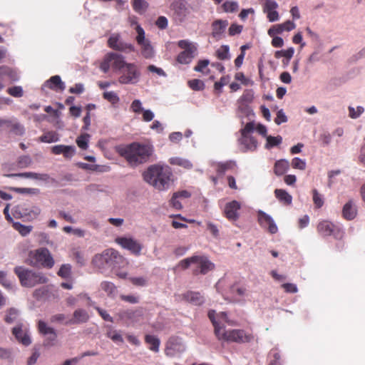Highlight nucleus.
<instances>
[{
	"mask_svg": "<svg viewBox=\"0 0 365 365\" xmlns=\"http://www.w3.org/2000/svg\"><path fill=\"white\" fill-rule=\"evenodd\" d=\"M208 317L215 327V333L219 339L244 343L250 341L252 338L251 335L246 334L241 329L225 330L224 327L220 325L222 322H225L231 326L235 324L234 321L227 318L225 312L217 314L215 310H210L208 312Z\"/></svg>",
	"mask_w": 365,
	"mask_h": 365,
	"instance_id": "obj_1",
	"label": "nucleus"
},
{
	"mask_svg": "<svg viewBox=\"0 0 365 365\" xmlns=\"http://www.w3.org/2000/svg\"><path fill=\"white\" fill-rule=\"evenodd\" d=\"M143 180L159 191L170 188L173 182V175L168 165L155 164L149 166L143 173Z\"/></svg>",
	"mask_w": 365,
	"mask_h": 365,
	"instance_id": "obj_2",
	"label": "nucleus"
},
{
	"mask_svg": "<svg viewBox=\"0 0 365 365\" xmlns=\"http://www.w3.org/2000/svg\"><path fill=\"white\" fill-rule=\"evenodd\" d=\"M117 152L130 166L136 167L148 160L153 153V146L150 143H133L117 147Z\"/></svg>",
	"mask_w": 365,
	"mask_h": 365,
	"instance_id": "obj_3",
	"label": "nucleus"
},
{
	"mask_svg": "<svg viewBox=\"0 0 365 365\" xmlns=\"http://www.w3.org/2000/svg\"><path fill=\"white\" fill-rule=\"evenodd\" d=\"M93 264L101 271L108 269H115L126 264L125 259L113 249H108L101 254L96 255L92 260Z\"/></svg>",
	"mask_w": 365,
	"mask_h": 365,
	"instance_id": "obj_4",
	"label": "nucleus"
},
{
	"mask_svg": "<svg viewBox=\"0 0 365 365\" xmlns=\"http://www.w3.org/2000/svg\"><path fill=\"white\" fill-rule=\"evenodd\" d=\"M15 274L18 276L22 286L32 287L39 284L47 282V277L41 272H35L24 267H16Z\"/></svg>",
	"mask_w": 365,
	"mask_h": 365,
	"instance_id": "obj_5",
	"label": "nucleus"
},
{
	"mask_svg": "<svg viewBox=\"0 0 365 365\" xmlns=\"http://www.w3.org/2000/svg\"><path fill=\"white\" fill-rule=\"evenodd\" d=\"M254 130V121L247 123L245 127L240 130V137L238 138L237 142L239 148L242 152H254L257 149L258 142L252 135Z\"/></svg>",
	"mask_w": 365,
	"mask_h": 365,
	"instance_id": "obj_6",
	"label": "nucleus"
},
{
	"mask_svg": "<svg viewBox=\"0 0 365 365\" xmlns=\"http://www.w3.org/2000/svg\"><path fill=\"white\" fill-rule=\"evenodd\" d=\"M125 57L115 52H109L106 53L100 64V69L107 73L111 68L113 72L119 73L120 71L126 65Z\"/></svg>",
	"mask_w": 365,
	"mask_h": 365,
	"instance_id": "obj_7",
	"label": "nucleus"
},
{
	"mask_svg": "<svg viewBox=\"0 0 365 365\" xmlns=\"http://www.w3.org/2000/svg\"><path fill=\"white\" fill-rule=\"evenodd\" d=\"M30 264L35 267L51 268L54 265V260L47 248L41 247L29 253Z\"/></svg>",
	"mask_w": 365,
	"mask_h": 365,
	"instance_id": "obj_8",
	"label": "nucleus"
},
{
	"mask_svg": "<svg viewBox=\"0 0 365 365\" xmlns=\"http://www.w3.org/2000/svg\"><path fill=\"white\" fill-rule=\"evenodd\" d=\"M120 320L123 321L127 326L135 327L136 324L143 323L145 319V309L138 307L135 309L120 310L118 313Z\"/></svg>",
	"mask_w": 365,
	"mask_h": 365,
	"instance_id": "obj_9",
	"label": "nucleus"
},
{
	"mask_svg": "<svg viewBox=\"0 0 365 365\" xmlns=\"http://www.w3.org/2000/svg\"><path fill=\"white\" fill-rule=\"evenodd\" d=\"M118 82L121 84H136L140 78V71L138 66L133 63L126 65L119 73Z\"/></svg>",
	"mask_w": 365,
	"mask_h": 365,
	"instance_id": "obj_10",
	"label": "nucleus"
},
{
	"mask_svg": "<svg viewBox=\"0 0 365 365\" xmlns=\"http://www.w3.org/2000/svg\"><path fill=\"white\" fill-rule=\"evenodd\" d=\"M178 46L183 51L177 56V61L181 64H189L195 57L197 52L196 43L188 40H180L178 43Z\"/></svg>",
	"mask_w": 365,
	"mask_h": 365,
	"instance_id": "obj_11",
	"label": "nucleus"
},
{
	"mask_svg": "<svg viewBox=\"0 0 365 365\" xmlns=\"http://www.w3.org/2000/svg\"><path fill=\"white\" fill-rule=\"evenodd\" d=\"M108 46L111 49L122 53H129L135 51L134 45L125 41L119 33H113L110 35Z\"/></svg>",
	"mask_w": 365,
	"mask_h": 365,
	"instance_id": "obj_12",
	"label": "nucleus"
},
{
	"mask_svg": "<svg viewBox=\"0 0 365 365\" xmlns=\"http://www.w3.org/2000/svg\"><path fill=\"white\" fill-rule=\"evenodd\" d=\"M318 232L324 236L333 235L336 238H340L342 236V231L340 228L336 227L330 221L324 220L319 223L317 226Z\"/></svg>",
	"mask_w": 365,
	"mask_h": 365,
	"instance_id": "obj_13",
	"label": "nucleus"
},
{
	"mask_svg": "<svg viewBox=\"0 0 365 365\" xmlns=\"http://www.w3.org/2000/svg\"><path fill=\"white\" fill-rule=\"evenodd\" d=\"M185 350V346L180 339L171 337L167 342L165 353L166 356L173 357Z\"/></svg>",
	"mask_w": 365,
	"mask_h": 365,
	"instance_id": "obj_14",
	"label": "nucleus"
},
{
	"mask_svg": "<svg viewBox=\"0 0 365 365\" xmlns=\"http://www.w3.org/2000/svg\"><path fill=\"white\" fill-rule=\"evenodd\" d=\"M115 241L123 248L129 250L136 255H140L142 250V246L138 241L133 240V238L118 237L116 238Z\"/></svg>",
	"mask_w": 365,
	"mask_h": 365,
	"instance_id": "obj_15",
	"label": "nucleus"
},
{
	"mask_svg": "<svg viewBox=\"0 0 365 365\" xmlns=\"http://www.w3.org/2000/svg\"><path fill=\"white\" fill-rule=\"evenodd\" d=\"M258 222L263 227H267L269 232L275 234L278 231L277 226L273 218L262 210L257 212Z\"/></svg>",
	"mask_w": 365,
	"mask_h": 365,
	"instance_id": "obj_16",
	"label": "nucleus"
},
{
	"mask_svg": "<svg viewBox=\"0 0 365 365\" xmlns=\"http://www.w3.org/2000/svg\"><path fill=\"white\" fill-rule=\"evenodd\" d=\"M358 214V208L356 201L350 199L346 202L341 210L342 217L346 220H353Z\"/></svg>",
	"mask_w": 365,
	"mask_h": 365,
	"instance_id": "obj_17",
	"label": "nucleus"
},
{
	"mask_svg": "<svg viewBox=\"0 0 365 365\" xmlns=\"http://www.w3.org/2000/svg\"><path fill=\"white\" fill-rule=\"evenodd\" d=\"M241 207L240 203L237 200H232L227 202L224 208L225 217L232 221H235L239 218V210Z\"/></svg>",
	"mask_w": 365,
	"mask_h": 365,
	"instance_id": "obj_18",
	"label": "nucleus"
},
{
	"mask_svg": "<svg viewBox=\"0 0 365 365\" xmlns=\"http://www.w3.org/2000/svg\"><path fill=\"white\" fill-rule=\"evenodd\" d=\"M12 334L16 339L24 346H29L31 343L28 330L24 329L22 324H19L12 329Z\"/></svg>",
	"mask_w": 365,
	"mask_h": 365,
	"instance_id": "obj_19",
	"label": "nucleus"
},
{
	"mask_svg": "<svg viewBox=\"0 0 365 365\" xmlns=\"http://www.w3.org/2000/svg\"><path fill=\"white\" fill-rule=\"evenodd\" d=\"M38 330L41 334L48 336L46 344H50V341L53 342L56 340L57 336L56 330L49 327L45 322L42 320L38 322Z\"/></svg>",
	"mask_w": 365,
	"mask_h": 365,
	"instance_id": "obj_20",
	"label": "nucleus"
},
{
	"mask_svg": "<svg viewBox=\"0 0 365 365\" xmlns=\"http://www.w3.org/2000/svg\"><path fill=\"white\" fill-rule=\"evenodd\" d=\"M5 176L8 178H30L38 181L48 182L50 177L46 173H37L34 172H25L20 173H11L7 174Z\"/></svg>",
	"mask_w": 365,
	"mask_h": 365,
	"instance_id": "obj_21",
	"label": "nucleus"
},
{
	"mask_svg": "<svg viewBox=\"0 0 365 365\" xmlns=\"http://www.w3.org/2000/svg\"><path fill=\"white\" fill-rule=\"evenodd\" d=\"M278 4L272 0H266L264 11L267 14V19L270 22L277 21L279 20V16L278 12L276 11Z\"/></svg>",
	"mask_w": 365,
	"mask_h": 365,
	"instance_id": "obj_22",
	"label": "nucleus"
},
{
	"mask_svg": "<svg viewBox=\"0 0 365 365\" xmlns=\"http://www.w3.org/2000/svg\"><path fill=\"white\" fill-rule=\"evenodd\" d=\"M4 127L9 128L11 133L16 135H23L24 134L25 128L24 125L16 118H4Z\"/></svg>",
	"mask_w": 365,
	"mask_h": 365,
	"instance_id": "obj_23",
	"label": "nucleus"
},
{
	"mask_svg": "<svg viewBox=\"0 0 365 365\" xmlns=\"http://www.w3.org/2000/svg\"><path fill=\"white\" fill-rule=\"evenodd\" d=\"M295 27L296 24L293 21L288 20L283 24H277L271 27L268 30V34L270 36H274L275 34H281L284 31H290L294 29Z\"/></svg>",
	"mask_w": 365,
	"mask_h": 365,
	"instance_id": "obj_24",
	"label": "nucleus"
},
{
	"mask_svg": "<svg viewBox=\"0 0 365 365\" xmlns=\"http://www.w3.org/2000/svg\"><path fill=\"white\" fill-rule=\"evenodd\" d=\"M230 294L233 297L235 302H240L245 301V298L248 296L247 289L242 286L234 284L230 287Z\"/></svg>",
	"mask_w": 365,
	"mask_h": 365,
	"instance_id": "obj_25",
	"label": "nucleus"
},
{
	"mask_svg": "<svg viewBox=\"0 0 365 365\" xmlns=\"http://www.w3.org/2000/svg\"><path fill=\"white\" fill-rule=\"evenodd\" d=\"M227 26L228 21L227 20L218 19L215 21L212 24V36L217 39L221 38Z\"/></svg>",
	"mask_w": 365,
	"mask_h": 365,
	"instance_id": "obj_26",
	"label": "nucleus"
},
{
	"mask_svg": "<svg viewBox=\"0 0 365 365\" xmlns=\"http://www.w3.org/2000/svg\"><path fill=\"white\" fill-rule=\"evenodd\" d=\"M89 319V316L88 312L83 309H76L73 312V317L72 319H69L66 324H81L86 322Z\"/></svg>",
	"mask_w": 365,
	"mask_h": 365,
	"instance_id": "obj_27",
	"label": "nucleus"
},
{
	"mask_svg": "<svg viewBox=\"0 0 365 365\" xmlns=\"http://www.w3.org/2000/svg\"><path fill=\"white\" fill-rule=\"evenodd\" d=\"M182 299L185 301L194 304L200 305L205 299L204 297L200 294V292L189 291L183 294L182 296Z\"/></svg>",
	"mask_w": 365,
	"mask_h": 365,
	"instance_id": "obj_28",
	"label": "nucleus"
},
{
	"mask_svg": "<svg viewBox=\"0 0 365 365\" xmlns=\"http://www.w3.org/2000/svg\"><path fill=\"white\" fill-rule=\"evenodd\" d=\"M195 264L199 267L200 269V272L202 274H205L209 271L213 269L215 267L214 264L204 256H198V259L195 262Z\"/></svg>",
	"mask_w": 365,
	"mask_h": 365,
	"instance_id": "obj_29",
	"label": "nucleus"
},
{
	"mask_svg": "<svg viewBox=\"0 0 365 365\" xmlns=\"http://www.w3.org/2000/svg\"><path fill=\"white\" fill-rule=\"evenodd\" d=\"M45 85L53 90L59 89L60 91H63L66 88L64 82H63L61 77L57 75L51 77L49 80L45 83Z\"/></svg>",
	"mask_w": 365,
	"mask_h": 365,
	"instance_id": "obj_30",
	"label": "nucleus"
},
{
	"mask_svg": "<svg viewBox=\"0 0 365 365\" xmlns=\"http://www.w3.org/2000/svg\"><path fill=\"white\" fill-rule=\"evenodd\" d=\"M145 341L148 345V348L150 351L155 353L159 351L160 340L158 336L151 334H145Z\"/></svg>",
	"mask_w": 365,
	"mask_h": 365,
	"instance_id": "obj_31",
	"label": "nucleus"
},
{
	"mask_svg": "<svg viewBox=\"0 0 365 365\" xmlns=\"http://www.w3.org/2000/svg\"><path fill=\"white\" fill-rule=\"evenodd\" d=\"M0 72L3 73L5 81H16L19 76L16 71L8 66H0Z\"/></svg>",
	"mask_w": 365,
	"mask_h": 365,
	"instance_id": "obj_32",
	"label": "nucleus"
},
{
	"mask_svg": "<svg viewBox=\"0 0 365 365\" xmlns=\"http://www.w3.org/2000/svg\"><path fill=\"white\" fill-rule=\"evenodd\" d=\"M289 168V161L286 159H281L276 161L274 167V173L277 175H282L287 171Z\"/></svg>",
	"mask_w": 365,
	"mask_h": 365,
	"instance_id": "obj_33",
	"label": "nucleus"
},
{
	"mask_svg": "<svg viewBox=\"0 0 365 365\" xmlns=\"http://www.w3.org/2000/svg\"><path fill=\"white\" fill-rule=\"evenodd\" d=\"M276 197L284 205H290L292 201V197L284 190L276 189L274 190Z\"/></svg>",
	"mask_w": 365,
	"mask_h": 365,
	"instance_id": "obj_34",
	"label": "nucleus"
},
{
	"mask_svg": "<svg viewBox=\"0 0 365 365\" xmlns=\"http://www.w3.org/2000/svg\"><path fill=\"white\" fill-rule=\"evenodd\" d=\"M138 45L140 46L141 53L143 57L145 58H151L154 56V50L149 40L140 43Z\"/></svg>",
	"mask_w": 365,
	"mask_h": 365,
	"instance_id": "obj_35",
	"label": "nucleus"
},
{
	"mask_svg": "<svg viewBox=\"0 0 365 365\" xmlns=\"http://www.w3.org/2000/svg\"><path fill=\"white\" fill-rule=\"evenodd\" d=\"M169 163L171 165L180 166L187 170L192 168V164L190 160L180 157H173L170 158Z\"/></svg>",
	"mask_w": 365,
	"mask_h": 365,
	"instance_id": "obj_36",
	"label": "nucleus"
},
{
	"mask_svg": "<svg viewBox=\"0 0 365 365\" xmlns=\"http://www.w3.org/2000/svg\"><path fill=\"white\" fill-rule=\"evenodd\" d=\"M32 163V158L29 155H24L18 157L16 165L19 169H25L29 168Z\"/></svg>",
	"mask_w": 365,
	"mask_h": 365,
	"instance_id": "obj_37",
	"label": "nucleus"
},
{
	"mask_svg": "<svg viewBox=\"0 0 365 365\" xmlns=\"http://www.w3.org/2000/svg\"><path fill=\"white\" fill-rule=\"evenodd\" d=\"M266 141L264 148L267 150H270L271 148L280 145L282 142V138L280 135H268L266 138Z\"/></svg>",
	"mask_w": 365,
	"mask_h": 365,
	"instance_id": "obj_38",
	"label": "nucleus"
},
{
	"mask_svg": "<svg viewBox=\"0 0 365 365\" xmlns=\"http://www.w3.org/2000/svg\"><path fill=\"white\" fill-rule=\"evenodd\" d=\"M133 7L138 14H143L148 8V3L146 0H133Z\"/></svg>",
	"mask_w": 365,
	"mask_h": 365,
	"instance_id": "obj_39",
	"label": "nucleus"
},
{
	"mask_svg": "<svg viewBox=\"0 0 365 365\" xmlns=\"http://www.w3.org/2000/svg\"><path fill=\"white\" fill-rule=\"evenodd\" d=\"M41 141L43 143H51L59 140L58 134L54 131H50L44 133L40 138Z\"/></svg>",
	"mask_w": 365,
	"mask_h": 365,
	"instance_id": "obj_40",
	"label": "nucleus"
},
{
	"mask_svg": "<svg viewBox=\"0 0 365 365\" xmlns=\"http://www.w3.org/2000/svg\"><path fill=\"white\" fill-rule=\"evenodd\" d=\"M13 227L24 237L28 235L33 229L31 225H24L18 222H14Z\"/></svg>",
	"mask_w": 365,
	"mask_h": 365,
	"instance_id": "obj_41",
	"label": "nucleus"
},
{
	"mask_svg": "<svg viewBox=\"0 0 365 365\" xmlns=\"http://www.w3.org/2000/svg\"><path fill=\"white\" fill-rule=\"evenodd\" d=\"M235 165V163L232 161L217 163L216 165V170L219 175H223L227 170L232 169Z\"/></svg>",
	"mask_w": 365,
	"mask_h": 365,
	"instance_id": "obj_42",
	"label": "nucleus"
},
{
	"mask_svg": "<svg viewBox=\"0 0 365 365\" xmlns=\"http://www.w3.org/2000/svg\"><path fill=\"white\" fill-rule=\"evenodd\" d=\"M230 48L227 45L220 46L216 51L217 56L220 60H227L230 58Z\"/></svg>",
	"mask_w": 365,
	"mask_h": 365,
	"instance_id": "obj_43",
	"label": "nucleus"
},
{
	"mask_svg": "<svg viewBox=\"0 0 365 365\" xmlns=\"http://www.w3.org/2000/svg\"><path fill=\"white\" fill-rule=\"evenodd\" d=\"M238 111H239V116L240 118H242L243 115H245L248 117L249 118L250 117L254 116V112L251 109L250 106H248L247 104H243L241 103V105L238 107Z\"/></svg>",
	"mask_w": 365,
	"mask_h": 365,
	"instance_id": "obj_44",
	"label": "nucleus"
},
{
	"mask_svg": "<svg viewBox=\"0 0 365 365\" xmlns=\"http://www.w3.org/2000/svg\"><path fill=\"white\" fill-rule=\"evenodd\" d=\"M348 110L349 116L352 119H356L364 112V108L360 106L356 108L353 106H349Z\"/></svg>",
	"mask_w": 365,
	"mask_h": 365,
	"instance_id": "obj_45",
	"label": "nucleus"
},
{
	"mask_svg": "<svg viewBox=\"0 0 365 365\" xmlns=\"http://www.w3.org/2000/svg\"><path fill=\"white\" fill-rule=\"evenodd\" d=\"M89 138L90 135L88 133H84L78 136L76 139L78 146L83 150H86L88 148Z\"/></svg>",
	"mask_w": 365,
	"mask_h": 365,
	"instance_id": "obj_46",
	"label": "nucleus"
},
{
	"mask_svg": "<svg viewBox=\"0 0 365 365\" xmlns=\"http://www.w3.org/2000/svg\"><path fill=\"white\" fill-rule=\"evenodd\" d=\"M254 92L251 89H247L244 91L242 96L239 99L240 103L247 104L252 101Z\"/></svg>",
	"mask_w": 365,
	"mask_h": 365,
	"instance_id": "obj_47",
	"label": "nucleus"
},
{
	"mask_svg": "<svg viewBox=\"0 0 365 365\" xmlns=\"http://www.w3.org/2000/svg\"><path fill=\"white\" fill-rule=\"evenodd\" d=\"M71 273V266L69 264H62L58 272V275L62 278L67 279L70 277Z\"/></svg>",
	"mask_w": 365,
	"mask_h": 365,
	"instance_id": "obj_48",
	"label": "nucleus"
},
{
	"mask_svg": "<svg viewBox=\"0 0 365 365\" xmlns=\"http://www.w3.org/2000/svg\"><path fill=\"white\" fill-rule=\"evenodd\" d=\"M40 214V209L38 207H34L31 210H29L28 209H24L22 210L21 213L22 217H27L29 219H34Z\"/></svg>",
	"mask_w": 365,
	"mask_h": 365,
	"instance_id": "obj_49",
	"label": "nucleus"
},
{
	"mask_svg": "<svg viewBox=\"0 0 365 365\" xmlns=\"http://www.w3.org/2000/svg\"><path fill=\"white\" fill-rule=\"evenodd\" d=\"M222 7L225 12L232 13V12L236 11L238 9L239 5L237 1H226L222 4Z\"/></svg>",
	"mask_w": 365,
	"mask_h": 365,
	"instance_id": "obj_50",
	"label": "nucleus"
},
{
	"mask_svg": "<svg viewBox=\"0 0 365 365\" xmlns=\"http://www.w3.org/2000/svg\"><path fill=\"white\" fill-rule=\"evenodd\" d=\"M19 315V311L15 308H11L7 311V314L5 317L6 322L11 324L14 322Z\"/></svg>",
	"mask_w": 365,
	"mask_h": 365,
	"instance_id": "obj_51",
	"label": "nucleus"
},
{
	"mask_svg": "<svg viewBox=\"0 0 365 365\" xmlns=\"http://www.w3.org/2000/svg\"><path fill=\"white\" fill-rule=\"evenodd\" d=\"M103 98L108 101L111 103L113 105L118 103L120 98L117 93L114 91H106L103 93Z\"/></svg>",
	"mask_w": 365,
	"mask_h": 365,
	"instance_id": "obj_52",
	"label": "nucleus"
},
{
	"mask_svg": "<svg viewBox=\"0 0 365 365\" xmlns=\"http://www.w3.org/2000/svg\"><path fill=\"white\" fill-rule=\"evenodd\" d=\"M306 161L305 160L301 159L299 158H294L292 160L291 165L294 169H298L300 170H304L306 168Z\"/></svg>",
	"mask_w": 365,
	"mask_h": 365,
	"instance_id": "obj_53",
	"label": "nucleus"
},
{
	"mask_svg": "<svg viewBox=\"0 0 365 365\" xmlns=\"http://www.w3.org/2000/svg\"><path fill=\"white\" fill-rule=\"evenodd\" d=\"M135 29L136 33H137V36L135 37V40H136L138 44L148 41V39L145 38V31L140 26V25H137V26L135 27Z\"/></svg>",
	"mask_w": 365,
	"mask_h": 365,
	"instance_id": "obj_54",
	"label": "nucleus"
},
{
	"mask_svg": "<svg viewBox=\"0 0 365 365\" xmlns=\"http://www.w3.org/2000/svg\"><path fill=\"white\" fill-rule=\"evenodd\" d=\"M107 336L115 343H123L122 335L116 330H111L108 331Z\"/></svg>",
	"mask_w": 365,
	"mask_h": 365,
	"instance_id": "obj_55",
	"label": "nucleus"
},
{
	"mask_svg": "<svg viewBox=\"0 0 365 365\" xmlns=\"http://www.w3.org/2000/svg\"><path fill=\"white\" fill-rule=\"evenodd\" d=\"M11 190L21 194H37L38 190L36 188H26V187H11Z\"/></svg>",
	"mask_w": 365,
	"mask_h": 365,
	"instance_id": "obj_56",
	"label": "nucleus"
},
{
	"mask_svg": "<svg viewBox=\"0 0 365 365\" xmlns=\"http://www.w3.org/2000/svg\"><path fill=\"white\" fill-rule=\"evenodd\" d=\"M190 87L195 91H201L205 88V83L199 79H193L188 82Z\"/></svg>",
	"mask_w": 365,
	"mask_h": 365,
	"instance_id": "obj_57",
	"label": "nucleus"
},
{
	"mask_svg": "<svg viewBox=\"0 0 365 365\" xmlns=\"http://www.w3.org/2000/svg\"><path fill=\"white\" fill-rule=\"evenodd\" d=\"M287 120H288L287 116L286 115L284 110L282 109L279 110L277 113V116L274 118V123L277 125H280L283 123L287 122Z\"/></svg>",
	"mask_w": 365,
	"mask_h": 365,
	"instance_id": "obj_58",
	"label": "nucleus"
},
{
	"mask_svg": "<svg viewBox=\"0 0 365 365\" xmlns=\"http://www.w3.org/2000/svg\"><path fill=\"white\" fill-rule=\"evenodd\" d=\"M313 201L317 208H320L324 205V199L317 190H313Z\"/></svg>",
	"mask_w": 365,
	"mask_h": 365,
	"instance_id": "obj_59",
	"label": "nucleus"
},
{
	"mask_svg": "<svg viewBox=\"0 0 365 365\" xmlns=\"http://www.w3.org/2000/svg\"><path fill=\"white\" fill-rule=\"evenodd\" d=\"M198 259V255H195L191 257L186 258L185 259H182L180 262V265L183 269H187L191 264H195V262Z\"/></svg>",
	"mask_w": 365,
	"mask_h": 365,
	"instance_id": "obj_60",
	"label": "nucleus"
},
{
	"mask_svg": "<svg viewBox=\"0 0 365 365\" xmlns=\"http://www.w3.org/2000/svg\"><path fill=\"white\" fill-rule=\"evenodd\" d=\"M73 256L74 259H76V262L80 266H84L86 264V259L84 257L83 254L78 251V250H74L73 252Z\"/></svg>",
	"mask_w": 365,
	"mask_h": 365,
	"instance_id": "obj_61",
	"label": "nucleus"
},
{
	"mask_svg": "<svg viewBox=\"0 0 365 365\" xmlns=\"http://www.w3.org/2000/svg\"><path fill=\"white\" fill-rule=\"evenodd\" d=\"M130 109L133 110V112H134L135 113H140L144 110V109L142 106V103L138 99L134 100L132 102V103L130 105Z\"/></svg>",
	"mask_w": 365,
	"mask_h": 365,
	"instance_id": "obj_62",
	"label": "nucleus"
},
{
	"mask_svg": "<svg viewBox=\"0 0 365 365\" xmlns=\"http://www.w3.org/2000/svg\"><path fill=\"white\" fill-rule=\"evenodd\" d=\"M101 287L102 289L106 292L108 294H113L115 291V286L113 283L110 282H102Z\"/></svg>",
	"mask_w": 365,
	"mask_h": 365,
	"instance_id": "obj_63",
	"label": "nucleus"
},
{
	"mask_svg": "<svg viewBox=\"0 0 365 365\" xmlns=\"http://www.w3.org/2000/svg\"><path fill=\"white\" fill-rule=\"evenodd\" d=\"M8 93L14 97H21L23 96V89L21 86H14L8 89Z\"/></svg>",
	"mask_w": 365,
	"mask_h": 365,
	"instance_id": "obj_64",
	"label": "nucleus"
}]
</instances>
